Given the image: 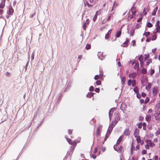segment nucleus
Returning <instances> with one entry per match:
<instances>
[{"label": "nucleus", "instance_id": "obj_1", "mask_svg": "<svg viewBox=\"0 0 160 160\" xmlns=\"http://www.w3.org/2000/svg\"><path fill=\"white\" fill-rule=\"evenodd\" d=\"M66 140L69 144L71 145V148L72 150L71 152L72 153L77 145V143H79L80 141L77 142L76 140H74L72 141L70 139L68 138H66Z\"/></svg>", "mask_w": 160, "mask_h": 160}, {"label": "nucleus", "instance_id": "obj_2", "mask_svg": "<svg viewBox=\"0 0 160 160\" xmlns=\"http://www.w3.org/2000/svg\"><path fill=\"white\" fill-rule=\"evenodd\" d=\"M140 146L139 144H138L135 147L133 145V143H132L130 148L131 155H132L133 153V152L135 151H137L139 149Z\"/></svg>", "mask_w": 160, "mask_h": 160}, {"label": "nucleus", "instance_id": "obj_3", "mask_svg": "<svg viewBox=\"0 0 160 160\" xmlns=\"http://www.w3.org/2000/svg\"><path fill=\"white\" fill-rule=\"evenodd\" d=\"M14 12V10L11 5H10L8 8L7 12V14L10 15H12Z\"/></svg>", "mask_w": 160, "mask_h": 160}, {"label": "nucleus", "instance_id": "obj_4", "mask_svg": "<svg viewBox=\"0 0 160 160\" xmlns=\"http://www.w3.org/2000/svg\"><path fill=\"white\" fill-rule=\"evenodd\" d=\"M102 128V126L101 125H99L98 126L97 128V130L96 132V136L97 137L100 136L101 133V130Z\"/></svg>", "mask_w": 160, "mask_h": 160}, {"label": "nucleus", "instance_id": "obj_5", "mask_svg": "<svg viewBox=\"0 0 160 160\" xmlns=\"http://www.w3.org/2000/svg\"><path fill=\"white\" fill-rule=\"evenodd\" d=\"M118 145L115 144L113 146V148L115 151L121 153L122 152V146H121L119 147H118Z\"/></svg>", "mask_w": 160, "mask_h": 160}, {"label": "nucleus", "instance_id": "obj_6", "mask_svg": "<svg viewBox=\"0 0 160 160\" xmlns=\"http://www.w3.org/2000/svg\"><path fill=\"white\" fill-rule=\"evenodd\" d=\"M158 88L156 87H154L152 88V93L153 96H155L158 93Z\"/></svg>", "mask_w": 160, "mask_h": 160}, {"label": "nucleus", "instance_id": "obj_7", "mask_svg": "<svg viewBox=\"0 0 160 160\" xmlns=\"http://www.w3.org/2000/svg\"><path fill=\"white\" fill-rule=\"evenodd\" d=\"M135 137L136 138V140L137 141V142L138 143H140L141 145H142L143 144L144 142L141 140V138L139 135Z\"/></svg>", "mask_w": 160, "mask_h": 160}, {"label": "nucleus", "instance_id": "obj_8", "mask_svg": "<svg viewBox=\"0 0 160 160\" xmlns=\"http://www.w3.org/2000/svg\"><path fill=\"white\" fill-rule=\"evenodd\" d=\"M151 37H150L151 40L154 41L157 38V33L156 32H153L151 34Z\"/></svg>", "mask_w": 160, "mask_h": 160}, {"label": "nucleus", "instance_id": "obj_9", "mask_svg": "<svg viewBox=\"0 0 160 160\" xmlns=\"http://www.w3.org/2000/svg\"><path fill=\"white\" fill-rule=\"evenodd\" d=\"M129 42V39L127 38H126V41L121 45V46L123 47H127L128 46V44Z\"/></svg>", "mask_w": 160, "mask_h": 160}, {"label": "nucleus", "instance_id": "obj_10", "mask_svg": "<svg viewBox=\"0 0 160 160\" xmlns=\"http://www.w3.org/2000/svg\"><path fill=\"white\" fill-rule=\"evenodd\" d=\"M130 134V131L129 128H126L123 134L126 136H129Z\"/></svg>", "mask_w": 160, "mask_h": 160}, {"label": "nucleus", "instance_id": "obj_11", "mask_svg": "<svg viewBox=\"0 0 160 160\" xmlns=\"http://www.w3.org/2000/svg\"><path fill=\"white\" fill-rule=\"evenodd\" d=\"M114 110L115 109L114 108H112L111 109H110L109 111V116L110 120L111 119V118L112 116Z\"/></svg>", "mask_w": 160, "mask_h": 160}, {"label": "nucleus", "instance_id": "obj_12", "mask_svg": "<svg viewBox=\"0 0 160 160\" xmlns=\"http://www.w3.org/2000/svg\"><path fill=\"white\" fill-rule=\"evenodd\" d=\"M90 22V21L89 19H87L86 21V22L83 23V29L84 30H86V27L87 25H88Z\"/></svg>", "mask_w": 160, "mask_h": 160}, {"label": "nucleus", "instance_id": "obj_13", "mask_svg": "<svg viewBox=\"0 0 160 160\" xmlns=\"http://www.w3.org/2000/svg\"><path fill=\"white\" fill-rule=\"evenodd\" d=\"M111 32L112 29H111L110 30H109L108 32H107V33L106 34L105 36V38L106 39H108L109 38L110 36L111 33Z\"/></svg>", "mask_w": 160, "mask_h": 160}, {"label": "nucleus", "instance_id": "obj_14", "mask_svg": "<svg viewBox=\"0 0 160 160\" xmlns=\"http://www.w3.org/2000/svg\"><path fill=\"white\" fill-rule=\"evenodd\" d=\"M130 12H131L132 14L133 15H134L136 12V8L133 6L131 9L130 11L129 12L130 14Z\"/></svg>", "mask_w": 160, "mask_h": 160}, {"label": "nucleus", "instance_id": "obj_15", "mask_svg": "<svg viewBox=\"0 0 160 160\" xmlns=\"http://www.w3.org/2000/svg\"><path fill=\"white\" fill-rule=\"evenodd\" d=\"M126 80V78L125 77H123L121 78V82L122 87H123L124 86V83Z\"/></svg>", "mask_w": 160, "mask_h": 160}, {"label": "nucleus", "instance_id": "obj_16", "mask_svg": "<svg viewBox=\"0 0 160 160\" xmlns=\"http://www.w3.org/2000/svg\"><path fill=\"white\" fill-rule=\"evenodd\" d=\"M123 138V136L122 135L120 136L118 138V139L117 140V142L116 144L118 145L120 143V142L122 141Z\"/></svg>", "mask_w": 160, "mask_h": 160}, {"label": "nucleus", "instance_id": "obj_17", "mask_svg": "<svg viewBox=\"0 0 160 160\" xmlns=\"http://www.w3.org/2000/svg\"><path fill=\"white\" fill-rule=\"evenodd\" d=\"M120 114L119 113H117L116 114L114 120L118 122V121L120 120Z\"/></svg>", "mask_w": 160, "mask_h": 160}, {"label": "nucleus", "instance_id": "obj_18", "mask_svg": "<svg viewBox=\"0 0 160 160\" xmlns=\"http://www.w3.org/2000/svg\"><path fill=\"white\" fill-rule=\"evenodd\" d=\"M136 76V73H130L129 76V78L130 79H134Z\"/></svg>", "mask_w": 160, "mask_h": 160}, {"label": "nucleus", "instance_id": "obj_19", "mask_svg": "<svg viewBox=\"0 0 160 160\" xmlns=\"http://www.w3.org/2000/svg\"><path fill=\"white\" fill-rule=\"evenodd\" d=\"M139 130L137 129H135L134 132V135L135 137H136L137 136H138L139 135Z\"/></svg>", "mask_w": 160, "mask_h": 160}, {"label": "nucleus", "instance_id": "obj_20", "mask_svg": "<svg viewBox=\"0 0 160 160\" xmlns=\"http://www.w3.org/2000/svg\"><path fill=\"white\" fill-rule=\"evenodd\" d=\"M145 119L148 122L150 121L151 119V115H147L145 118Z\"/></svg>", "mask_w": 160, "mask_h": 160}, {"label": "nucleus", "instance_id": "obj_21", "mask_svg": "<svg viewBox=\"0 0 160 160\" xmlns=\"http://www.w3.org/2000/svg\"><path fill=\"white\" fill-rule=\"evenodd\" d=\"M152 60L151 59H150L148 60L145 64L146 68H147L149 65L152 62Z\"/></svg>", "mask_w": 160, "mask_h": 160}, {"label": "nucleus", "instance_id": "obj_22", "mask_svg": "<svg viewBox=\"0 0 160 160\" xmlns=\"http://www.w3.org/2000/svg\"><path fill=\"white\" fill-rule=\"evenodd\" d=\"M152 86V84L151 83H149L148 85L146 87V89L148 91H149L151 88Z\"/></svg>", "mask_w": 160, "mask_h": 160}, {"label": "nucleus", "instance_id": "obj_23", "mask_svg": "<svg viewBox=\"0 0 160 160\" xmlns=\"http://www.w3.org/2000/svg\"><path fill=\"white\" fill-rule=\"evenodd\" d=\"M5 6V2L1 1L0 3V8L3 9Z\"/></svg>", "mask_w": 160, "mask_h": 160}, {"label": "nucleus", "instance_id": "obj_24", "mask_svg": "<svg viewBox=\"0 0 160 160\" xmlns=\"http://www.w3.org/2000/svg\"><path fill=\"white\" fill-rule=\"evenodd\" d=\"M138 60L140 62L143 61V58L142 55H140L138 56Z\"/></svg>", "mask_w": 160, "mask_h": 160}, {"label": "nucleus", "instance_id": "obj_25", "mask_svg": "<svg viewBox=\"0 0 160 160\" xmlns=\"http://www.w3.org/2000/svg\"><path fill=\"white\" fill-rule=\"evenodd\" d=\"M133 15L132 14H130L128 15L127 17V20L128 21H130L133 18Z\"/></svg>", "mask_w": 160, "mask_h": 160}, {"label": "nucleus", "instance_id": "obj_26", "mask_svg": "<svg viewBox=\"0 0 160 160\" xmlns=\"http://www.w3.org/2000/svg\"><path fill=\"white\" fill-rule=\"evenodd\" d=\"M118 122L117 121H116L115 120H114L113 121H112L111 124H110L111 126H112V127H114L115 126V125L116 124L118 123Z\"/></svg>", "mask_w": 160, "mask_h": 160}, {"label": "nucleus", "instance_id": "obj_27", "mask_svg": "<svg viewBox=\"0 0 160 160\" xmlns=\"http://www.w3.org/2000/svg\"><path fill=\"white\" fill-rule=\"evenodd\" d=\"M93 95V93L92 92H89L87 95V97L88 98H91Z\"/></svg>", "mask_w": 160, "mask_h": 160}, {"label": "nucleus", "instance_id": "obj_28", "mask_svg": "<svg viewBox=\"0 0 160 160\" xmlns=\"http://www.w3.org/2000/svg\"><path fill=\"white\" fill-rule=\"evenodd\" d=\"M148 144H149L151 147H153L155 145V144L153 142H151V140L148 141Z\"/></svg>", "mask_w": 160, "mask_h": 160}, {"label": "nucleus", "instance_id": "obj_29", "mask_svg": "<svg viewBox=\"0 0 160 160\" xmlns=\"http://www.w3.org/2000/svg\"><path fill=\"white\" fill-rule=\"evenodd\" d=\"M150 35V32H144L143 34V36H145L146 37H148Z\"/></svg>", "mask_w": 160, "mask_h": 160}, {"label": "nucleus", "instance_id": "obj_30", "mask_svg": "<svg viewBox=\"0 0 160 160\" xmlns=\"http://www.w3.org/2000/svg\"><path fill=\"white\" fill-rule=\"evenodd\" d=\"M121 34V31H118L117 32L116 35V38H119L120 37Z\"/></svg>", "mask_w": 160, "mask_h": 160}, {"label": "nucleus", "instance_id": "obj_31", "mask_svg": "<svg viewBox=\"0 0 160 160\" xmlns=\"http://www.w3.org/2000/svg\"><path fill=\"white\" fill-rule=\"evenodd\" d=\"M134 88L133 89V91L136 93H138L139 92L138 88L137 86L134 87Z\"/></svg>", "mask_w": 160, "mask_h": 160}, {"label": "nucleus", "instance_id": "obj_32", "mask_svg": "<svg viewBox=\"0 0 160 160\" xmlns=\"http://www.w3.org/2000/svg\"><path fill=\"white\" fill-rule=\"evenodd\" d=\"M139 67V64L138 62L136 63L134 65V68L135 69H138Z\"/></svg>", "mask_w": 160, "mask_h": 160}, {"label": "nucleus", "instance_id": "obj_33", "mask_svg": "<svg viewBox=\"0 0 160 160\" xmlns=\"http://www.w3.org/2000/svg\"><path fill=\"white\" fill-rule=\"evenodd\" d=\"M136 85V81L135 80L133 79L132 81V86L133 87L135 86Z\"/></svg>", "mask_w": 160, "mask_h": 160}, {"label": "nucleus", "instance_id": "obj_34", "mask_svg": "<svg viewBox=\"0 0 160 160\" xmlns=\"http://www.w3.org/2000/svg\"><path fill=\"white\" fill-rule=\"evenodd\" d=\"M134 29H132L130 31V36H133L134 34Z\"/></svg>", "mask_w": 160, "mask_h": 160}, {"label": "nucleus", "instance_id": "obj_35", "mask_svg": "<svg viewBox=\"0 0 160 160\" xmlns=\"http://www.w3.org/2000/svg\"><path fill=\"white\" fill-rule=\"evenodd\" d=\"M142 126H143V129L144 130H145L147 129L146 124L145 122H143L142 124Z\"/></svg>", "mask_w": 160, "mask_h": 160}, {"label": "nucleus", "instance_id": "obj_36", "mask_svg": "<svg viewBox=\"0 0 160 160\" xmlns=\"http://www.w3.org/2000/svg\"><path fill=\"white\" fill-rule=\"evenodd\" d=\"M142 73L143 74H145L146 73L147 71L146 68H143L142 70Z\"/></svg>", "mask_w": 160, "mask_h": 160}, {"label": "nucleus", "instance_id": "obj_37", "mask_svg": "<svg viewBox=\"0 0 160 160\" xmlns=\"http://www.w3.org/2000/svg\"><path fill=\"white\" fill-rule=\"evenodd\" d=\"M116 1H114V3L113 4V7L112 8V9L111 11V12H112V11L113 10V9L114 8H116L117 6V5H116Z\"/></svg>", "mask_w": 160, "mask_h": 160}, {"label": "nucleus", "instance_id": "obj_38", "mask_svg": "<svg viewBox=\"0 0 160 160\" xmlns=\"http://www.w3.org/2000/svg\"><path fill=\"white\" fill-rule=\"evenodd\" d=\"M160 134V128L158 129L157 131L155 133V134L156 136H158Z\"/></svg>", "mask_w": 160, "mask_h": 160}, {"label": "nucleus", "instance_id": "obj_39", "mask_svg": "<svg viewBox=\"0 0 160 160\" xmlns=\"http://www.w3.org/2000/svg\"><path fill=\"white\" fill-rule=\"evenodd\" d=\"M155 72V71L154 69H151L150 72L151 76H152Z\"/></svg>", "mask_w": 160, "mask_h": 160}, {"label": "nucleus", "instance_id": "obj_40", "mask_svg": "<svg viewBox=\"0 0 160 160\" xmlns=\"http://www.w3.org/2000/svg\"><path fill=\"white\" fill-rule=\"evenodd\" d=\"M156 31L155 32H156L157 33V32L160 33V26H158L156 27Z\"/></svg>", "mask_w": 160, "mask_h": 160}, {"label": "nucleus", "instance_id": "obj_41", "mask_svg": "<svg viewBox=\"0 0 160 160\" xmlns=\"http://www.w3.org/2000/svg\"><path fill=\"white\" fill-rule=\"evenodd\" d=\"M157 115L155 116V118L156 120L157 121H159L160 120V116H158V113L157 114Z\"/></svg>", "mask_w": 160, "mask_h": 160}, {"label": "nucleus", "instance_id": "obj_42", "mask_svg": "<svg viewBox=\"0 0 160 160\" xmlns=\"http://www.w3.org/2000/svg\"><path fill=\"white\" fill-rule=\"evenodd\" d=\"M111 132V131H110V130H108L107 133L106 134V137L108 138L109 137V135L110 134Z\"/></svg>", "mask_w": 160, "mask_h": 160}, {"label": "nucleus", "instance_id": "obj_43", "mask_svg": "<svg viewBox=\"0 0 160 160\" xmlns=\"http://www.w3.org/2000/svg\"><path fill=\"white\" fill-rule=\"evenodd\" d=\"M149 98L148 97H147L145 101H144L145 104H147V103H148L149 102Z\"/></svg>", "mask_w": 160, "mask_h": 160}, {"label": "nucleus", "instance_id": "obj_44", "mask_svg": "<svg viewBox=\"0 0 160 160\" xmlns=\"http://www.w3.org/2000/svg\"><path fill=\"white\" fill-rule=\"evenodd\" d=\"M91 48V45L90 44H87L86 47V49L87 50H89Z\"/></svg>", "mask_w": 160, "mask_h": 160}, {"label": "nucleus", "instance_id": "obj_45", "mask_svg": "<svg viewBox=\"0 0 160 160\" xmlns=\"http://www.w3.org/2000/svg\"><path fill=\"white\" fill-rule=\"evenodd\" d=\"M94 79L95 80H97L98 79H102V78H100V77H99V75H96L95 76V77H94Z\"/></svg>", "mask_w": 160, "mask_h": 160}, {"label": "nucleus", "instance_id": "obj_46", "mask_svg": "<svg viewBox=\"0 0 160 160\" xmlns=\"http://www.w3.org/2000/svg\"><path fill=\"white\" fill-rule=\"evenodd\" d=\"M152 24L150 22H148L147 23V27L148 28H151L152 27Z\"/></svg>", "mask_w": 160, "mask_h": 160}, {"label": "nucleus", "instance_id": "obj_47", "mask_svg": "<svg viewBox=\"0 0 160 160\" xmlns=\"http://www.w3.org/2000/svg\"><path fill=\"white\" fill-rule=\"evenodd\" d=\"M157 8H155L154 9V10H153V12H152V15H155V14H156V12L157 11Z\"/></svg>", "mask_w": 160, "mask_h": 160}, {"label": "nucleus", "instance_id": "obj_48", "mask_svg": "<svg viewBox=\"0 0 160 160\" xmlns=\"http://www.w3.org/2000/svg\"><path fill=\"white\" fill-rule=\"evenodd\" d=\"M99 75V77L100 78H102L103 77V73L102 71L100 72V74Z\"/></svg>", "mask_w": 160, "mask_h": 160}, {"label": "nucleus", "instance_id": "obj_49", "mask_svg": "<svg viewBox=\"0 0 160 160\" xmlns=\"http://www.w3.org/2000/svg\"><path fill=\"white\" fill-rule=\"evenodd\" d=\"M101 9H99L96 12V14L97 15V16L98 15H100L101 13Z\"/></svg>", "mask_w": 160, "mask_h": 160}, {"label": "nucleus", "instance_id": "obj_50", "mask_svg": "<svg viewBox=\"0 0 160 160\" xmlns=\"http://www.w3.org/2000/svg\"><path fill=\"white\" fill-rule=\"evenodd\" d=\"M132 81L130 79H129L128 80V85L129 86H131L132 84Z\"/></svg>", "mask_w": 160, "mask_h": 160}, {"label": "nucleus", "instance_id": "obj_51", "mask_svg": "<svg viewBox=\"0 0 160 160\" xmlns=\"http://www.w3.org/2000/svg\"><path fill=\"white\" fill-rule=\"evenodd\" d=\"M114 127H112V126L110 125L108 128V130H110V131L112 132Z\"/></svg>", "mask_w": 160, "mask_h": 160}, {"label": "nucleus", "instance_id": "obj_52", "mask_svg": "<svg viewBox=\"0 0 160 160\" xmlns=\"http://www.w3.org/2000/svg\"><path fill=\"white\" fill-rule=\"evenodd\" d=\"M96 83L97 85H100L101 83V81L100 80L97 81Z\"/></svg>", "mask_w": 160, "mask_h": 160}, {"label": "nucleus", "instance_id": "obj_53", "mask_svg": "<svg viewBox=\"0 0 160 160\" xmlns=\"http://www.w3.org/2000/svg\"><path fill=\"white\" fill-rule=\"evenodd\" d=\"M160 24V22L159 21H158L155 24V26L156 27H157L158 26H160L159 25Z\"/></svg>", "mask_w": 160, "mask_h": 160}, {"label": "nucleus", "instance_id": "obj_54", "mask_svg": "<svg viewBox=\"0 0 160 160\" xmlns=\"http://www.w3.org/2000/svg\"><path fill=\"white\" fill-rule=\"evenodd\" d=\"M112 14H111L110 15L108 18L107 19V21H108L110 20L111 18V17H112Z\"/></svg>", "mask_w": 160, "mask_h": 160}, {"label": "nucleus", "instance_id": "obj_55", "mask_svg": "<svg viewBox=\"0 0 160 160\" xmlns=\"http://www.w3.org/2000/svg\"><path fill=\"white\" fill-rule=\"evenodd\" d=\"M137 94V97L138 99H140L141 98V96L140 94L139 93V92L138 93H136Z\"/></svg>", "mask_w": 160, "mask_h": 160}, {"label": "nucleus", "instance_id": "obj_56", "mask_svg": "<svg viewBox=\"0 0 160 160\" xmlns=\"http://www.w3.org/2000/svg\"><path fill=\"white\" fill-rule=\"evenodd\" d=\"M5 75L7 77H9L11 76V74L10 73L8 72H7L5 74Z\"/></svg>", "mask_w": 160, "mask_h": 160}, {"label": "nucleus", "instance_id": "obj_57", "mask_svg": "<svg viewBox=\"0 0 160 160\" xmlns=\"http://www.w3.org/2000/svg\"><path fill=\"white\" fill-rule=\"evenodd\" d=\"M94 89V87H93V86H91L90 87L89 90L90 91H93Z\"/></svg>", "mask_w": 160, "mask_h": 160}, {"label": "nucleus", "instance_id": "obj_58", "mask_svg": "<svg viewBox=\"0 0 160 160\" xmlns=\"http://www.w3.org/2000/svg\"><path fill=\"white\" fill-rule=\"evenodd\" d=\"M97 150H98L97 148L95 147L94 148V150L93 152V154L96 153L97 152Z\"/></svg>", "mask_w": 160, "mask_h": 160}, {"label": "nucleus", "instance_id": "obj_59", "mask_svg": "<svg viewBox=\"0 0 160 160\" xmlns=\"http://www.w3.org/2000/svg\"><path fill=\"white\" fill-rule=\"evenodd\" d=\"M97 15L95 14V15L94 16V18H93V20L94 22L95 21L97 18Z\"/></svg>", "mask_w": 160, "mask_h": 160}, {"label": "nucleus", "instance_id": "obj_60", "mask_svg": "<svg viewBox=\"0 0 160 160\" xmlns=\"http://www.w3.org/2000/svg\"><path fill=\"white\" fill-rule=\"evenodd\" d=\"M34 53H32V54L31 56V60H32L34 59Z\"/></svg>", "mask_w": 160, "mask_h": 160}, {"label": "nucleus", "instance_id": "obj_61", "mask_svg": "<svg viewBox=\"0 0 160 160\" xmlns=\"http://www.w3.org/2000/svg\"><path fill=\"white\" fill-rule=\"evenodd\" d=\"M147 152L146 150H143L142 151V154H145L147 153Z\"/></svg>", "mask_w": 160, "mask_h": 160}, {"label": "nucleus", "instance_id": "obj_62", "mask_svg": "<svg viewBox=\"0 0 160 160\" xmlns=\"http://www.w3.org/2000/svg\"><path fill=\"white\" fill-rule=\"evenodd\" d=\"M149 57V55H146L145 57L144 58V61H145L147 60Z\"/></svg>", "mask_w": 160, "mask_h": 160}, {"label": "nucleus", "instance_id": "obj_63", "mask_svg": "<svg viewBox=\"0 0 160 160\" xmlns=\"http://www.w3.org/2000/svg\"><path fill=\"white\" fill-rule=\"evenodd\" d=\"M140 65L141 67H143L144 66V61L140 62Z\"/></svg>", "mask_w": 160, "mask_h": 160}, {"label": "nucleus", "instance_id": "obj_64", "mask_svg": "<svg viewBox=\"0 0 160 160\" xmlns=\"http://www.w3.org/2000/svg\"><path fill=\"white\" fill-rule=\"evenodd\" d=\"M95 91L96 92L98 93L100 91V89L98 88H96L95 89Z\"/></svg>", "mask_w": 160, "mask_h": 160}]
</instances>
